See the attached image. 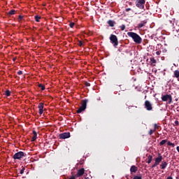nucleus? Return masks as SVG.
<instances>
[{"instance_id":"1","label":"nucleus","mask_w":179,"mask_h":179,"mask_svg":"<svg viewBox=\"0 0 179 179\" xmlns=\"http://www.w3.org/2000/svg\"><path fill=\"white\" fill-rule=\"evenodd\" d=\"M127 36L131 37L136 44H141L142 43V38L135 32H128Z\"/></svg>"},{"instance_id":"2","label":"nucleus","mask_w":179,"mask_h":179,"mask_svg":"<svg viewBox=\"0 0 179 179\" xmlns=\"http://www.w3.org/2000/svg\"><path fill=\"white\" fill-rule=\"evenodd\" d=\"M87 101L88 99H84L82 101L81 106L77 110V114H80L82 111H85L86 110V107H87Z\"/></svg>"},{"instance_id":"3","label":"nucleus","mask_w":179,"mask_h":179,"mask_svg":"<svg viewBox=\"0 0 179 179\" xmlns=\"http://www.w3.org/2000/svg\"><path fill=\"white\" fill-rule=\"evenodd\" d=\"M23 157H26V153H24L22 151H20L18 152H16L13 156V159H14V160H22V159H23Z\"/></svg>"},{"instance_id":"4","label":"nucleus","mask_w":179,"mask_h":179,"mask_svg":"<svg viewBox=\"0 0 179 179\" xmlns=\"http://www.w3.org/2000/svg\"><path fill=\"white\" fill-rule=\"evenodd\" d=\"M145 3H146V1L145 0L136 1V6H137V8H139V9H143L145 8Z\"/></svg>"},{"instance_id":"5","label":"nucleus","mask_w":179,"mask_h":179,"mask_svg":"<svg viewBox=\"0 0 179 179\" xmlns=\"http://www.w3.org/2000/svg\"><path fill=\"white\" fill-rule=\"evenodd\" d=\"M110 40L115 47H117V45H118V38H117V36L111 34L110 36Z\"/></svg>"},{"instance_id":"6","label":"nucleus","mask_w":179,"mask_h":179,"mask_svg":"<svg viewBox=\"0 0 179 179\" xmlns=\"http://www.w3.org/2000/svg\"><path fill=\"white\" fill-rule=\"evenodd\" d=\"M144 106L147 111H152V110H153V106L150 101H145L144 103Z\"/></svg>"},{"instance_id":"7","label":"nucleus","mask_w":179,"mask_h":179,"mask_svg":"<svg viewBox=\"0 0 179 179\" xmlns=\"http://www.w3.org/2000/svg\"><path fill=\"white\" fill-rule=\"evenodd\" d=\"M59 139H68V138H71V133L69 132H64L62 134H60L59 135Z\"/></svg>"},{"instance_id":"8","label":"nucleus","mask_w":179,"mask_h":179,"mask_svg":"<svg viewBox=\"0 0 179 179\" xmlns=\"http://www.w3.org/2000/svg\"><path fill=\"white\" fill-rule=\"evenodd\" d=\"M38 108L39 109V115H41L44 110V103H39Z\"/></svg>"},{"instance_id":"9","label":"nucleus","mask_w":179,"mask_h":179,"mask_svg":"<svg viewBox=\"0 0 179 179\" xmlns=\"http://www.w3.org/2000/svg\"><path fill=\"white\" fill-rule=\"evenodd\" d=\"M84 174H85V169L82 168L78 171L76 176L82 177V176H83Z\"/></svg>"},{"instance_id":"10","label":"nucleus","mask_w":179,"mask_h":179,"mask_svg":"<svg viewBox=\"0 0 179 179\" xmlns=\"http://www.w3.org/2000/svg\"><path fill=\"white\" fill-rule=\"evenodd\" d=\"M148 23V20H144L143 21H141V23L138 24V29H142Z\"/></svg>"},{"instance_id":"11","label":"nucleus","mask_w":179,"mask_h":179,"mask_svg":"<svg viewBox=\"0 0 179 179\" xmlns=\"http://www.w3.org/2000/svg\"><path fill=\"white\" fill-rule=\"evenodd\" d=\"M162 160H163V157L160 154H159L158 157L155 158V163L159 165L160 164Z\"/></svg>"},{"instance_id":"12","label":"nucleus","mask_w":179,"mask_h":179,"mask_svg":"<svg viewBox=\"0 0 179 179\" xmlns=\"http://www.w3.org/2000/svg\"><path fill=\"white\" fill-rule=\"evenodd\" d=\"M171 96V94H165L162 96V101H167L169 99Z\"/></svg>"},{"instance_id":"13","label":"nucleus","mask_w":179,"mask_h":179,"mask_svg":"<svg viewBox=\"0 0 179 179\" xmlns=\"http://www.w3.org/2000/svg\"><path fill=\"white\" fill-rule=\"evenodd\" d=\"M136 171H138V167H136L135 165L131 166L130 168V172L132 173H136Z\"/></svg>"},{"instance_id":"14","label":"nucleus","mask_w":179,"mask_h":179,"mask_svg":"<svg viewBox=\"0 0 179 179\" xmlns=\"http://www.w3.org/2000/svg\"><path fill=\"white\" fill-rule=\"evenodd\" d=\"M173 78H176V79H178V80L179 81V71L178 70H176L173 71Z\"/></svg>"},{"instance_id":"15","label":"nucleus","mask_w":179,"mask_h":179,"mask_svg":"<svg viewBox=\"0 0 179 179\" xmlns=\"http://www.w3.org/2000/svg\"><path fill=\"white\" fill-rule=\"evenodd\" d=\"M162 170H164L166 167H167V162L166 161H163L162 164H160Z\"/></svg>"},{"instance_id":"16","label":"nucleus","mask_w":179,"mask_h":179,"mask_svg":"<svg viewBox=\"0 0 179 179\" xmlns=\"http://www.w3.org/2000/svg\"><path fill=\"white\" fill-rule=\"evenodd\" d=\"M33 134H34V136L31 138V142H34V141H36V139H37V131L34 130Z\"/></svg>"},{"instance_id":"17","label":"nucleus","mask_w":179,"mask_h":179,"mask_svg":"<svg viewBox=\"0 0 179 179\" xmlns=\"http://www.w3.org/2000/svg\"><path fill=\"white\" fill-rule=\"evenodd\" d=\"M108 24L110 27H114V24H115V22H114L113 20H109L108 21Z\"/></svg>"},{"instance_id":"18","label":"nucleus","mask_w":179,"mask_h":179,"mask_svg":"<svg viewBox=\"0 0 179 179\" xmlns=\"http://www.w3.org/2000/svg\"><path fill=\"white\" fill-rule=\"evenodd\" d=\"M150 62H151V65H152L153 66H156V62L157 61L155 59V57H151L150 58Z\"/></svg>"},{"instance_id":"19","label":"nucleus","mask_w":179,"mask_h":179,"mask_svg":"<svg viewBox=\"0 0 179 179\" xmlns=\"http://www.w3.org/2000/svg\"><path fill=\"white\" fill-rule=\"evenodd\" d=\"M148 161L147 162V163H148V164H150V163H152V160H153V157L152 155H149L148 157Z\"/></svg>"},{"instance_id":"20","label":"nucleus","mask_w":179,"mask_h":179,"mask_svg":"<svg viewBox=\"0 0 179 179\" xmlns=\"http://www.w3.org/2000/svg\"><path fill=\"white\" fill-rule=\"evenodd\" d=\"M165 143H167V139L161 141V142L159 143V145L160 146H163V145H164Z\"/></svg>"},{"instance_id":"21","label":"nucleus","mask_w":179,"mask_h":179,"mask_svg":"<svg viewBox=\"0 0 179 179\" xmlns=\"http://www.w3.org/2000/svg\"><path fill=\"white\" fill-rule=\"evenodd\" d=\"M15 10H10L8 13V16H12V15H15Z\"/></svg>"},{"instance_id":"22","label":"nucleus","mask_w":179,"mask_h":179,"mask_svg":"<svg viewBox=\"0 0 179 179\" xmlns=\"http://www.w3.org/2000/svg\"><path fill=\"white\" fill-rule=\"evenodd\" d=\"M38 87H40L41 90H45V85L43 84H38Z\"/></svg>"},{"instance_id":"23","label":"nucleus","mask_w":179,"mask_h":179,"mask_svg":"<svg viewBox=\"0 0 179 179\" xmlns=\"http://www.w3.org/2000/svg\"><path fill=\"white\" fill-rule=\"evenodd\" d=\"M34 17H35L36 22H40V20L41 19V17L38 15H35Z\"/></svg>"},{"instance_id":"24","label":"nucleus","mask_w":179,"mask_h":179,"mask_svg":"<svg viewBox=\"0 0 179 179\" xmlns=\"http://www.w3.org/2000/svg\"><path fill=\"white\" fill-rule=\"evenodd\" d=\"M5 95L7 96V97H9V96H10V91L6 90Z\"/></svg>"},{"instance_id":"25","label":"nucleus","mask_w":179,"mask_h":179,"mask_svg":"<svg viewBox=\"0 0 179 179\" xmlns=\"http://www.w3.org/2000/svg\"><path fill=\"white\" fill-rule=\"evenodd\" d=\"M167 145H168V146H172V148H174V146H176V145L174 143H171L170 141H169L167 143Z\"/></svg>"},{"instance_id":"26","label":"nucleus","mask_w":179,"mask_h":179,"mask_svg":"<svg viewBox=\"0 0 179 179\" xmlns=\"http://www.w3.org/2000/svg\"><path fill=\"white\" fill-rule=\"evenodd\" d=\"M159 128H160V126L157 125V124H154L155 131H157V129H159Z\"/></svg>"},{"instance_id":"27","label":"nucleus","mask_w":179,"mask_h":179,"mask_svg":"<svg viewBox=\"0 0 179 179\" xmlns=\"http://www.w3.org/2000/svg\"><path fill=\"white\" fill-rule=\"evenodd\" d=\"M75 26V22H70L69 23V27L71 28V29H73V27Z\"/></svg>"},{"instance_id":"28","label":"nucleus","mask_w":179,"mask_h":179,"mask_svg":"<svg viewBox=\"0 0 179 179\" xmlns=\"http://www.w3.org/2000/svg\"><path fill=\"white\" fill-rule=\"evenodd\" d=\"M120 29L122 30V31H124L125 30V24H122L120 27Z\"/></svg>"},{"instance_id":"29","label":"nucleus","mask_w":179,"mask_h":179,"mask_svg":"<svg viewBox=\"0 0 179 179\" xmlns=\"http://www.w3.org/2000/svg\"><path fill=\"white\" fill-rule=\"evenodd\" d=\"M168 100H169V104H171L173 101V97L171 96V95Z\"/></svg>"},{"instance_id":"30","label":"nucleus","mask_w":179,"mask_h":179,"mask_svg":"<svg viewBox=\"0 0 179 179\" xmlns=\"http://www.w3.org/2000/svg\"><path fill=\"white\" fill-rule=\"evenodd\" d=\"M23 20V16L22 15H19L18 16V22H22Z\"/></svg>"},{"instance_id":"31","label":"nucleus","mask_w":179,"mask_h":179,"mask_svg":"<svg viewBox=\"0 0 179 179\" xmlns=\"http://www.w3.org/2000/svg\"><path fill=\"white\" fill-rule=\"evenodd\" d=\"M174 123H175V124H173V127H178V124H179L178 120H176V121L174 122Z\"/></svg>"},{"instance_id":"32","label":"nucleus","mask_w":179,"mask_h":179,"mask_svg":"<svg viewBox=\"0 0 179 179\" xmlns=\"http://www.w3.org/2000/svg\"><path fill=\"white\" fill-rule=\"evenodd\" d=\"M155 133V131L150 129V131L148 132L149 135H153V134Z\"/></svg>"},{"instance_id":"33","label":"nucleus","mask_w":179,"mask_h":179,"mask_svg":"<svg viewBox=\"0 0 179 179\" xmlns=\"http://www.w3.org/2000/svg\"><path fill=\"white\" fill-rule=\"evenodd\" d=\"M78 45H79L80 47H82V45H83V42H82V41H78Z\"/></svg>"},{"instance_id":"34","label":"nucleus","mask_w":179,"mask_h":179,"mask_svg":"<svg viewBox=\"0 0 179 179\" xmlns=\"http://www.w3.org/2000/svg\"><path fill=\"white\" fill-rule=\"evenodd\" d=\"M85 86H86V87H90V83H89L87 82H85Z\"/></svg>"},{"instance_id":"35","label":"nucleus","mask_w":179,"mask_h":179,"mask_svg":"<svg viewBox=\"0 0 179 179\" xmlns=\"http://www.w3.org/2000/svg\"><path fill=\"white\" fill-rule=\"evenodd\" d=\"M156 166H159L156 162H155V164L151 166L152 169H155V167H156Z\"/></svg>"},{"instance_id":"36","label":"nucleus","mask_w":179,"mask_h":179,"mask_svg":"<svg viewBox=\"0 0 179 179\" xmlns=\"http://www.w3.org/2000/svg\"><path fill=\"white\" fill-rule=\"evenodd\" d=\"M24 173V168L20 170V173L23 174Z\"/></svg>"},{"instance_id":"37","label":"nucleus","mask_w":179,"mask_h":179,"mask_svg":"<svg viewBox=\"0 0 179 179\" xmlns=\"http://www.w3.org/2000/svg\"><path fill=\"white\" fill-rule=\"evenodd\" d=\"M17 75H23V71H19L17 72Z\"/></svg>"},{"instance_id":"38","label":"nucleus","mask_w":179,"mask_h":179,"mask_svg":"<svg viewBox=\"0 0 179 179\" xmlns=\"http://www.w3.org/2000/svg\"><path fill=\"white\" fill-rule=\"evenodd\" d=\"M157 55H160L162 54V51H157L156 52Z\"/></svg>"},{"instance_id":"39","label":"nucleus","mask_w":179,"mask_h":179,"mask_svg":"<svg viewBox=\"0 0 179 179\" xmlns=\"http://www.w3.org/2000/svg\"><path fill=\"white\" fill-rule=\"evenodd\" d=\"M146 15H149V13H143V16H146Z\"/></svg>"},{"instance_id":"40","label":"nucleus","mask_w":179,"mask_h":179,"mask_svg":"<svg viewBox=\"0 0 179 179\" xmlns=\"http://www.w3.org/2000/svg\"><path fill=\"white\" fill-rule=\"evenodd\" d=\"M129 10H131V8H126V12H129Z\"/></svg>"},{"instance_id":"41","label":"nucleus","mask_w":179,"mask_h":179,"mask_svg":"<svg viewBox=\"0 0 179 179\" xmlns=\"http://www.w3.org/2000/svg\"><path fill=\"white\" fill-rule=\"evenodd\" d=\"M176 150L178 152V153H179V146H177L176 147Z\"/></svg>"},{"instance_id":"42","label":"nucleus","mask_w":179,"mask_h":179,"mask_svg":"<svg viewBox=\"0 0 179 179\" xmlns=\"http://www.w3.org/2000/svg\"><path fill=\"white\" fill-rule=\"evenodd\" d=\"M166 179H173L172 176H169Z\"/></svg>"},{"instance_id":"43","label":"nucleus","mask_w":179,"mask_h":179,"mask_svg":"<svg viewBox=\"0 0 179 179\" xmlns=\"http://www.w3.org/2000/svg\"><path fill=\"white\" fill-rule=\"evenodd\" d=\"M152 131H154V132H156V130H155V129Z\"/></svg>"},{"instance_id":"44","label":"nucleus","mask_w":179,"mask_h":179,"mask_svg":"<svg viewBox=\"0 0 179 179\" xmlns=\"http://www.w3.org/2000/svg\"><path fill=\"white\" fill-rule=\"evenodd\" d=\"M176 179H179L178 176L176 177Z\"/></svg>"},{"instance_id":"45","label":"nucleus","mask_w":179,"mask_h":179,"mask_svg":"<svg viewBox=\"0 0 179 179\" xmlns=\"http://www.w3.org/2000/svg\"><path fill=\"white\" fill-rule=\"evenodd\" d=\"M145 99H146V96H145Z\"/></svg>"},{"instance_id":"46","label":"nucleus","mask_w":179,"mask_h":179,"mask_svg":"<svg viewBox=\"0 0 179 179\" xmlns=\"http://www.w3.org/2000/svg\"><path fill=\"white\" fill-rule=\"evenodd\" d=\"M13 61H15V59H13Z\"/></svg>"},{"instance_id":"47","label":"nucleus","mask_w":179,"mask_h":179,"mask_svg":"<svg viewBox=\"0 0 179 179\" xmlns=\"http://www.w3.org/2000/svg\"><path fill=\"white\" fill-rule=\"evenodd\" d=\"M178 173H179V171H178Z\"/></svg>"}]
</instances>
